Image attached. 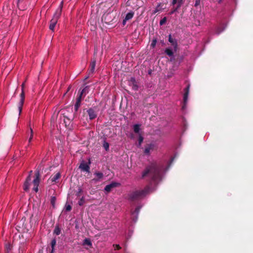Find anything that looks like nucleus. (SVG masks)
Here are the masks:
<instances>
[{
    "mask_svg": "<svg viewBox=\"0 0 253 253\" xmlns=\"http://www.w3.org/2000/svg\"><path fill=\"white\" fill-rule=\"evenodd\" d=\"M164 169V165L157 162H152L147 165L142 173V178L149 176L156 183L162 180V173Z\"/></svg>",
    "mask_w": 253,
    "mask_h": 253,
    "instance_id": "1",
    "label": "nucleus"
},
{
    "mask_svg": "<svg viewBox=\"0 0 253 253\" xmlns=\"http://www.w3.org/2000/svg\"><path fill=\"white\" fill-rule=\"evenodd\" d=\"M150 189V187L147 186L143 190L133 191L128 195V199L132 201L139 200L148 194Z\"/></svg>",
    "mask_w": 253,
    "mask_h": 253,
    "instance_id": "2",
    "label": "nucleus"
},
{
    "mask_svg": "<svg viewBox=\"0 0 253 253\" xmlns=\"http://www.w3.org/2000/svg\"><path fill=\"white\" fill-rule=\"evenodd\" d=\"M63 6V2L61 1L59 7L55 11L52 18L51 19L50 21V24L49 28L50 30L52 31H54L55 27L57 24V22L58 21V20L60 17L62 8Z\"/></svg>",
    "mask_w": 253,
    "mask_h": 253,
    "instance_id": "3",
    "label": "nucleus"
},
{
    "mask_svg": "<svg viewBox=\"0 0 253 253\" xmlns=\"http://www.w3.org/2000/svg\"><path fill=\"white\" fill-rule=\"evenodd\" d=\"M40 170L41 167L39 166L38 167L37 169L35 171V178H34L33 181V184L34 185L33 190L35 191L36 192H37L39 190L38 186L40 180Z\"/></svg>",
    "mask_w": 253,
    "mask_h": 253,
    "instance_id": "4",
    "label": "nucleus"
},
{
    "mask_svg": "<svg viewBox=\"0 0 253 253\" xmlns=\"http://www.w3.org/2000/svg\"><path fill=\"white\" fill-rule=\"evenodd\" d=\"M22 91L20 94V100L18 104V107L19 111V114L21 113L22 110V107L24 104V100H25V92L24 91V88L25 87V83H23L22 85Z\"/></svg>",
    "mask_w": 253,
    "mask_h": 253,
    "instance_id": "5",
    "label": "nucleus"
},
{
    "mask_svg": "<svg viewBox=\"0 0 253 253\" xmlns=\"http://www.w3.org/2000/svg\"><path fill=\"white\" fill-rule=\"evenodd\" d=\"M121 185V184L117 182H112L110 184L106 185L104 188V191L107 193H109L111 190L116 187H119Z\"/></svg>",
    "mask_w": 253,
    "mask_h": 253,
    "instance_id": "6",
    "label": "nucleus"
},
{
    "mask_svg": "<svg viewBox=\"0 0 253 253\" xmlns=\"http://www.w3.org/2000/svg\"><path fill=\"white\" fill-rule=\"evenodd\" d=\"M90 164V162L89 161L88 164L85 163L84 162H83L81 163L79 169H80L82 171H85L88 173L90 172V167L89 164Z\"/></svg>",
    "mask_w": 253,
    "mask_h": 253,
    "instance_id": "7",
    "label": "nucleus"
},
{
    "mask_svg": "<svg viewBox=\"0 0 253 253\" xmlns=\"http://www.w3.org/2000/svg\"><path fill=\"white\" fill-rule=\"evenodd\" d=\"M94 175H95L96 177L93 178L91 181H94L95 182L100 181L102 180L104 176V174L102 172L97 171L94 172Z\"/></svg>",
    "mask_w": 253,
    "mask_h": 253,
    "instance_id": "8",
    "label": "nucleus"
},
{
    "mask_svg": "<svg viewBox=\"0 0 253 253\" xmlns=\"http://www.w3.org/2000/svg\"><path fill=\"white\" fill-rule=\"evenodd\" d=\"M87 113L89 116V119L92 120L97 117V113L94 109L90 108L87 110Z\"/></svg>",
    "mask_w": 253,
    "mask_h": 253,
    "instance_id": "9",
    "label": "nucleus"
},
{
    "mask_svg": "<svg viewBox=\"0 0 253 253\" xmlns=\"http://www.w3.org/2000/svg\"><path fill=\"white\" fill-rule=\"evenodd\" d=\"M129 84L131 86L132 88L134 90H137L138 89V85L134 78H131L129 81Z\"/></svg>",
    "mask_w": 253,
    "mask_h": 253,
    "instance_id": "10",
    "label": "nucleus"
},
{
    "mask_svg": "<svg viewBox=\"0 0 253 253\" xmlns=\"http://www.w3.org/2000/svg\"><path fill=\"white\" fill-rule=\"evenodd\" d=\"M31 181V176L30 174H29L24 183L23 189L25 191H28L29 189V187L30 185V182Z\"/></svg>",
    "mask_w": 253,
    "mask_h": 253,
    "instance_id": "11",
    "label": "nucleus"
},
{
    "mask_svg": "<svg viewBox=\"0 0 253 253\" xmlns=\"http://www.w3.org/2000/svg\"><path fill=\"white\" fill-rule=\"evenodd\" d=\"M84 98V97H82V96L78 95L76 99V102L75 104V111L76 112L78 111V109L81 104V101Z\"/></svg>",
    "mask_w": 253,
    "mask_h": 253,
    "instance_id": "12",
    "label": "nucleus"
},
{
    "mask_svg": "<svg viewBox=\"0 0 253 253\" xmlns=\"http://www.w3.org/2000/svg\"><path fill=\"white\" fill-rule=\"evenodd\" d=\"M61 177V173L60 172H58L55 174H52L48 180L51 181V182H57V180Z\"/></svg>",
    "mask_w": 253,
    "mask_h": 253,
    "instance_id": "13",
    "label": "nucleus"
},
{
    "mask_svg": "<svg viewBox=\"0 0 253 253\" xmlns=\"http://www.w3.org/2000/svg\"><path fill=\"white\" fill-rule=\"evenodd\" d=\"M154 147V146L153 144H147L145 146L144 153L146 155H149L150 154V151L153 150Z\"/></svg>",
    "mask_w": 253,
    "mask_h": 253,
    "instance_id": "14",
    "label": "nucleus"
},
{
    "mask_svg": "<svg viewBox=\"0 0 253 253\" xmlns=\"http://www.w3.org/2000/svg\"><path fill=\"white\" fill-rule=\"evenodd\" d=\"M169 42L173 46L174 50H176L177 47V41L175 39L172 38L170 35L169 36Z\"/></svg>",
    "mask_w": 253,
    "mask_h": 253,
    "instance_id": "15",
    "label": "nucleus"
},
{
    "mask_svg": "<svg viewBox=\"0 0 253 253\" xmlns=\"http://www.w3.org/2000/svg\"><path fill=\"white\" fill-rule=\"evenodd\" d=\"M89 86H85L81 91H79V95L84 97L89 92Z\"/></svg>",
    "mask_w": 253,
    "mask_h": 253,
    "instance_id": "16",
    "label": "nucleus"
},
{
    "mask_svg": "<svg viewBox=\"0 0 253 253\" xmlns=\"http://www.w3.org/2000/svg\"><path fill=\"white\" fill-rule=\"evenodd\" d=\"M189 88H190V85L188 84L187 85V86L185 89V93L184 94V96H183V101H184V103H186L187 101L188 96L189 92Z\"/></svg>",
    "mask_w": 253,
    "mask_h": 253,
    "instance_id": "17",
    "label": "nucleus"
},
{
    "mask_svg": "<svg viewBox=\"0 0 253 253\" xmlns=\"http://www.w3.org/2000/svg\"><path fill=\"white\" fill-rule=\"evenodd\" d=\"M96 65V60L95 59H93L91 61V62L90 64L89 69V74L93 73L94 71L95 67Z\"/></svg>",
    "mask_w": 253,
    "mask_h": 253,
    "instance_id": "18",
    "label": "nucleus"
},
{
    "mask_svg": "<svg viewBox=\"0 0 253 253\" xmlns=\"http://www.w3.org/2000/svg\"><path fill=\"white\" fill-rule=\"evenodd\" d=\"M183 0H172L171 2L172 5H174L177 4V6L179 8L183 3Z\"/></svg>",
    "mask_w": 253,
    "mask_h": 253,
    "instance_id": "19",
    "label": "nucleus"
},
{
    "mask_svg": "<svg viewBox=\"0 0 253 253\" xmlns=\"http://www.w3.org/2000/svg\"><path fill=\"white\" fill-rule=\"evenodd\" d=\"M140 208H141V207H139V206L135 208V209L134 211H133L132 213V214L133 215H134L135 214H136V217H135V221H136V220L137 219V216H138V213H139V212L140 211Z\"/></svg>",
    "mask_w": 253,
    "mask_h": 253,
    "instance_id": "20",
    "label": "nucleus"
},
{
    "mask_svg": "<svg viewBox=\"0 0 253 253\" xmlns=\"http://www.w3.org/2000/svg\"><path fill=\"white\" fill-rule=\"evenodd\" d=\"M12 246L9 242H7L5 244V249L7 253L12 250Z\"/></svg>",
    "mask_w": 253,
    "mask_h": 253,
    "instance_id": "21",
    "label": "nucleus"
},
{
    "mask_svg": "<svg viewBox=\"0 0 253 253\" xmlns=\"http://www.w3.org/2000/svg\"><path fill=\"white\" fill-rule=\"evenodd\" d=\"M134 15V12H130L126 14L125 19L126 20H129L131 19Z\"/></svg>",
    "mask_w": 253,
    "mask_h": 253,
    "instance_id": "22",
    "label": "nucleus"
},
{
    "mask_svg": "<svg viewBox=\"0 0 253 253\" xmlns=\"http://www.w3.org/2000/svg\"><path fill=\"white\" fill-rule=\"evenodd\" d=\"M56 240L55 239H53L51 240V251L50 252V253H53V251H54V246H55L56 245Z\"/></svg>",
    "mask_w": 253,
    "mask_h": 253,
    "instance_id": "23",
    "label": "nucleus"
},
{
    "mask_svg": "<svg viewBox=\"0 0 253 253\" xmlns=\"http://www.w3.org/2000/svg\"><path fill=\"white\" fill-rule=\"evenodd\" d=\"M56 197L54 196H52L50 199V203L53 208L55 207V202H56Z\"/></svg>",
    "mask_w": 253,
    "mask_h": 253,
    "instance_id": "24",
    "label": "nucleus"
},
{
    "mask_svg": "<svg viewBox=\"0 0 253 253\" xmlns=\"http://www.w3.org/2000/svg\"><path fill=\"white\" fill-rule=\"evenodd\" d=\"M133 130L135 133H138L140 131V125L138 124L134 125L133 126Z\"/></svg>",
    "mask_w": 253,
    "mask_h": 253,
    "instance_id": "25",
    "label": "nucleus"
},
{
    "mask_svg": "<svg viewBox=\"0 0 253 253\" xmlns=\"http://www.w3.org/2000/svg\"><path fill=\"white\" fill-rule=\"evenodd\" d=\"M53 233H54V234H55L57 235H58L60 234L61 230L58 226H56V227H55V229L54 230Z\"/></svg>",
    "mask_w": 253,
    "mask_h": 253,
    "instance_id": "26",
    "label": "nucleus"
},
{
    "mask_svg": "<svg viewBox=\"0 0 253 253\" xmlns=\"http://www.w3.org/2000/svg\"><path fill=\"white\" fill-rule=\"evenodd\" d=\"M165 52L169 56H172L173 55V52L172 50L169 48H167L165 50Z\"/></svg>",
    "mask_w": 253,
    "mask_h": 253,
    "instance_id": "27",
    "label": "nucleus"
},
{
    "mask_svg": "<svg viewBox=\"0 0 253 253\" xmlns=\"http://www.w3.org/2000/svg\"><path fill=\"white\" fill-rule=\"evenodd\" d=\"M84 244L85 245L91 246V242L89 239L86 238L84 240Z\"/></svg>",
    "mask_w": 253,
    "mask_h": 253,
    "instance_id": "28",
    "label": "nucleus"
},
{
    "mask_svg": "<svg viewBox=\"0 0 253 253\" xmlns=\"http://www.w3.org/2000/svg\"><path fill=\"white\" fill-rule=\"evenodd\" d=\"M83 192V190L82 189L79 187L78 188V191H77L76 193V195L77 196V197H79L81 196V193H82Z\"/></svg>",
    "mask_w": 253,
    "mask_h": 253,
    "instance_id": "29",
    "label": "nucleus"
},
{
    "mask_svg": "<svg viewBox=\"0 0 253 253\" xmlns=\"http://www.w3.org/2000/svg\"><path fill=\"white\" fill-rule=\"evenodd\" d=\"M166 21H167V17H165L162 19H161V21H160V25L161 26L164 25L166 23Z\"/></svg>",
    "mask_w": 253,
    "mask_h": 253,
    "instance_id": "30",
    "label": "nucleus"
},
{
    "mask_svg": "<svg viewBox=\"0 0 253 253\" xmlns=\"http://www.w3.org/2000/svg\"><path fill=\"white\" fill-rule=\"evenodd\" d=\"M143 141V136H142L141 135H139V138H138V146H140L141 145Z\"/></svg>",
    "mask_w": 253,
    "mask_h": 253,
    "instance_id": "31",
    "label": "nucleus"
},
{
    "mask_svg": "<svg viewBox=\"0 0 253 253\" xmlns=\"http://www.w3.org/2000/svg\"><path fill=\"white\" fill-rule=\"evenodd\" d=\"M84 202V197H82V198L78 202V204L80 206H82Z\"/></svg>",
    "mask_w": 253,
    "mask_h": 253,
    "instance_id": "32",
    "label": "nucleus"
},
{
    "mask_svg": "<svg viewBox=\"0 0 253 253\" xmlns=\"http://www.w3.org/2000/svg\"><path fill=\"white\" fill-rule=\"evenodd\" d=\"M103 147L106 151L108 150L109 147V143L108 142H104L103 144Z\"/></svg>",
    "mask_w": 253,
    "mask_h": 253,
    "instance_id": "33",
    "label": "nucleus"
},
{
    "mask_svg": "<svg viewBox=\"0 0 253 253\" xmlns=\"http://www.w3.org/2000/svg\"><path fill=\"white\" fill-rule=\"evenodd\" d=\"M31 129V135H30V137L29 139V142H31V141H32V139H33V131L32 130V129L31 128H30Z\"/></svg>",
    "mask_w": 253,
    "mask_h": 253,
    "instance_id": "34",
    "label": "nucleus"
},
{
    "mask_svg": "<svg viewBox=\"0 0 253 253\" xmlns=\"http://www.w3.org/2000/svg\"><path fill=\"white\" fill-rule=\"evenodd\" d=\"M179 9V7L176 6L175 8L173 9V10L169 13L170 14H173L175 12L177 11Z\"/></svg>",
    "mask_w": 253,
    "mask_h": 253,
    "instance_id": "35",
    "label": "nucleus"
},
{
    "mask_svg": "<svg viewBox=\"0 0 253 253\" xmlns=\"http://www.w3.org/2000/svg\"><path fill=\"white\" fill-rule=\"evenodd\" d=\"M113 247L114 248V250L115 251L116 250H119L121 249V247L119 245H113Z\"/></svg>",
    "mask_w": 253,
    "mask_h": 253,
    "instance_id": "36",
    "label": "nucleus"
},
{
    "mask_svg": "<svg viewBox=\"0 0 253 253\" xmlns=\"http://www.w3.org/2000/svg\"><path fill=\"white\" fill-rule=\"evenodd\" d=\"M224 30V29L223 28H218L217 30H216V33L217 34H219L220 33H221Z\"/></svg>",
    "mask_w": 253,
    "mask_h": 253,
    "instance_id": "37",
    "label": "nucleus"
},
{
    "mask_svg": "<svg viewBox=\"0 0 253 253\" xmlns=\"http://www.w3.org/2000/svg\"><path fill=\"white\" fill-rule=\"evenodd\" d=\"M156 42H157V40H153L152 41V42L151 46H152V47H154L156 45Z\"/></svg>",
    "mask_w": 253,
    "mask_h": 253,
    "instance_id": "38",
    "label": "nucleus"
},
{
    "mask_svg": "<svg viewBox=\"0 0 253 253\" xmlns=\"http://www.w3.org/2000/svg\"><path fill=\"white\" fill-rule=\"evenodd\" d=\"M72 209V207L70 205H68L66 206V211H70Z\"/></svg>",
    "mask_w": 253,
    "mask_h": 253,
    "instance_id": "39",
    "label": "nucleus"
},
{
    "mask_svg": "<svg viewBox=\"0 0 253 253\" xmlns=\"http://www.w3.org/2000/svg\"><path fill=\"white\" fill-rule=\"evenodd\" d=\"M200 0H196L195 4V6H197L200 4Z\"/></svg>",
    "mask_w": 253,
    "mask_h": 253,
    "instance_id": "40",
    "label": "nucleus"
},
{
    "mask_svg": "<svg viewBox=\"0 0 253 253\" xmlns=\"http://www.w3.org/2000/svg\"><path fill=\"white\" fill-rule=\"evenodd\" d=\"M22 1V0H18V1H17V5L18 6H19V5L20 4V3L21 2V1Z\"/></svg>",
    "mask_w": 253,
    "mask_h": 253,
    "instance_id": "41",
    "label": "nucleus"
},
{
    "mask_svg": "<svg viewBox=\"0 0 253 253\" xmlns=\"http://www.w3.org/2000/svg\"><path fill=\"white\" fill-rule=\"evenodd\" d=\"M126 21H127V20H126V19H125V18L123 20V25H125L126 24Z\"/></svg>",
    "mask_w": 253,
    "mask_h": 253,
    "instance_id": "42",
    "label": "nucleus"
},
{
    "mask_svg": "<svg viewBox=\"0 0 253 253\" xmlns=\"http://www.w3.org/2000/svg\"><path fill=\"white\" fill-rule=\"evenodd\" d=\"M152 70L150 69L149 71H148V74L150 75H151L152 74Z\"/></svg>",
    "mask_w": 253,
    "mask_h": 253,
    "instance_id": "43",
    "label": "nucleus"
},
{
    "mask_svg": "<svg viewBox=\"0 0 253 253\" xmlns=\"http://www.w3.org/2000/svg\"><path fill=\"white\" fill-rule=\"evenodd\" d=\"M174 160V158H172L171 159V160H170V164L172 163L173 161Z\"/></svg>",
    "mask_w": 253,
    "mask_h": 253,
    "instance_id": "44",
    "label": "nucleus"
},
{
    "mask_svg": "<svg viewBox=\"0 0 253 253\" xmlns=\"http://www.w3.org/2000/svg\"><path fill=\"white\" fill-rule=\"evenodd\" d=\"M109 14H106V15L104 17V19H105V20L106 19V17H107V16H109Z\"/></svg>",
    "mask_w": 253,
    "mask_h": 253,
    "instance_id": "45",
    "label": "nucleus"
},
{
    "mask_svg": "<svg viewBox=\"0 0 253 253\" xmlns=\"http://www.w3.org/2000/svg\"><path fill=\"white\" fill-rule=\"evenodd\" d=\"M71 87L69 86L67 89V91H68L70 89Z\"/></svg>",
    "mask_w": 253,
    "mask_h": 253,
    "instance_id": "46",
    "label": "nucleus"
},
{
    "mask_svg": "<svg viewBox=\"0 0 253 253\" xmlns=\"http://www.w3.org/2000/svg\"><path fill=\"white\" fill-rule=\"evenodd\" d=\"M222 0H219V2H221Z\"/></svg>",
    "mask_w": 253,
    "mask_h": 253,
    "instance_id": "47",
    "label": "nucleus"
},
{
    "mask_svg": "<svg viewBox=\"0 0 253 253\" xmlns=\"http://www.w3.org/2000/svg\"><path fill=\"white\" fill-rule=\"evenodd\" d=\"M32 170L30 171V175H31V173H32Z\"/></svg>",
    "mask_w": 253,
    "mask_h": 253,
    "instance_id": "48",
    "label": "nucleus"
},
{
    "mask_svg": "<svg viewBox=\"0 0 253 253\" xmlns=\"http://www.w3.org/2000/svg\"><path fill=\"white\" fill-rule=\"evenodd\" d=\"M64 123L66 125V122L65 120H64Z\"/></svg>",
    "mask_w": 253,
    "mask_h": 253,
    "instance_id": "49",
    "label": "nucleus"
}]
</instances>
